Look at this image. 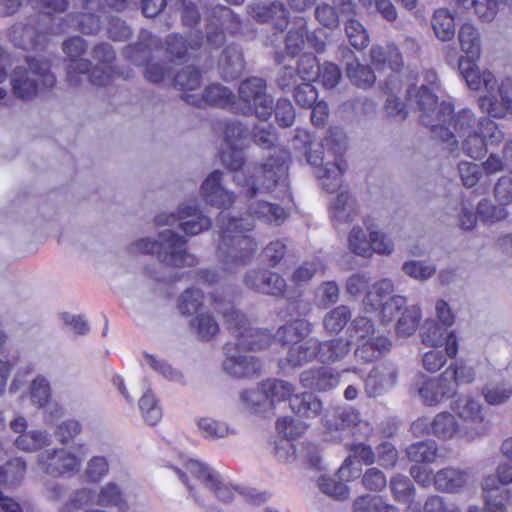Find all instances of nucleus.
Wrapping results in <instances>:
<instances>
[{"label": "nucleus", "mask_w": 512, "mask_h": 512, "mask_svg": "<svg viewBox=\"0 0 512 512\" xmlns=\"http://www.w3.org/2000/svg\"><path fill=\"white\" fill-rule=\"evenodd\" d=\"M460 74L470 90L482 92L477 102L480 110L494 119L512 114V78L498 80L488 69L461 61Z\"/></svg>", "instance_id": "1"}, {"label": "nucleus", "mask_w": 512, "mask_h": 512, "mask_svg": "<svg viewBox=\"0 0 512 512\" xmlns=\"http://www.w3.org/2000/svg\"><path fill=\"white\" fill-rule=\"evenodd\" d=\"M217 222L220 228V240L216 255L223 268L233 272L246 265L256 251V243L245 234L254 227V220L251 215L246 218H236L230 217L223 211L219 214Z\"/></svg>", "instance_id": "2"}, {"label": "nucleus", "mask_w": 512, "mask_h": 512, "mask_svg": "<svg viewBox=\"0 0 512 512\" xmlns=\"http://www.w3.org/2000/svg\"><path fill=\"white\" fill-rule=\"evenodd\" d=\"M183 466L185 471L179 468H173V470L198 504L208 506L200 488L205 489L223 503H229L238 494V489L209 464L189 458L184 461Z\"/></svg>", "instance_id": "3"}, {"label": "nucleus", "mask_w": 512, "mask_h": 512, "mask_svg": "<svg viewBox=\"0 0 512 512\" xmlns=\"http://www.w3.org/2000/svg\"><path fill=\"white\" fill-rule=\"evenodd\" d=\"M346 151L345 137L341 133H333L324 141H313L309 144L307 161L314 167L316 176L329 192L336 191L342 182V175L347 164L343 159Z\"/></svg>", "instance_id": "4"}, {"label": "nucleus", "mask_w": 512, "mask_h": 512, "mask_svg": "<svg viewBox=\"0 0 512 512\" xmlns=\"http://www.w3.org/2000/svg\"><path fill=\"white\" fill-rule=\"evenodd\" d=\"M133 253L150 254L169 266H193L194 255L186 251V241L175 231L165 229L159 233L158 240L149 237L140 238L131 245Z\"/></svg>", "instance_id": "5"}, {"label": "nucleus", "mask_w": 512, "mask_h": 512, "mask_svg": "<svg viewBox=\"0 0 512 512\" xmlns=\"http://www.w3.org/2000/svg\"><path fill=\"white\" fill-rule=\"evenodd\" d=\"M446 127L453 136L441 141L446 143V149L451 154L458 156L462 150L468 157L477 160L486 153V142L478 130L477 118L471 110L463 109L456 113Z\"/></svg>", "instance_id": "6"}, {"label": "nucleus", "mask_w": 512, "mask_h": 512, "mask_svg": "<svg viewBox=\"0 0 512 512\" xmlns=\"http://www.w3.org/2000/svg\"><path fill=\"white\" fill-rule=\"evenodd\" d=\"M410 98L414 97L420 110V121L430 128L433 136L439 140H448L453 136L446 124L454 117V107L448 101L438 103L432 90L422 85L414 94L413 89L407 91Z\"/></svg>", "instance_id": "7"}, {"label": "nucleus", "mask_w": 512, "mask_h": 512, "mask_svg": "<svg viewBox=\"0 0 512 512\" xmlns=\"http://www.w3.org/2000/svg\"><path fill=\"white\" fill-rule=\"evenodd\" d=\"M215 310L222 313L228 329L236 338L234 343L244 350H261L269 347L272 342L271 334L266 330L256 329L223 297L212 295Z\"/></svg>", "instance_id": "8"}, {"label": "nucleus", "mask_w": 512, "mask_h": 512, "mask_svg": "<svg viewBox=\"0 0 512 512\" xmlns=\"http://www.w3.org/2000/svg\"><path fill=\"white\" fill-rule=\"evenodd\" d=\"M412 432L417 436H434L442 441L463 440L472 442L483 437L484 429L463 428L456 416L448 411L437 413L432 419L419 418L411 425Z\"/></svg>", "instance_id": "9"}, {"label": "nucleus", "mask_w": 512, "mask_h": 512, "mask_svg": "<svg viewBox=\"0 0 512 512\" xmlns=\"http://www.w3.org/2000/svg\"><path fill=\"white\" fill-rule=\"evenodd\" d=\"M234 181L246 196L253 197L258 193H269L277 185L285 187L284 178L287 167L284 162L269 160L263 165H249L245 170L234 171Z\"/></svg>", "instance_id": "10"}, {"label": "nucleus", "mask_w": 512, "mask_h": 512, "mask_svg": "<svg viewBox=\"0 0 512 512\" xmlns=\"http://www.w3.org/2000/svg\"><path fill=\"white\" fill-rule=\"evenodd\" d=\"M85 50L86 44L80 37L70 38L63 43V51L71 59L67 71L68 81L76 86L81 82L79 76H83L96 86L106 85L111 79V67L109 65L95 67L90 72V62L79 59Z\"/></svg>", "instance_id": "11"}, {"label": "nucleus", "mask_w": 512, "mask_h": 512, "mask_svg": "<svg viewBox=\"0 0 512 512\" xmlns=\"http://www.w3.org/2000/svg\"><path fill=\"white\" fill-rule=\"evenodd\" d=\"M11 83L17 97L28 99L37 95L40 90L52 87L55 77L49 71L47 62L32 59L25 66L14 70Z\"/></svg>", "instance_id": "12"}, {"label": "nucleus", "mask_w": 512, "mask_h": 512, "mask_svg": "<svg viewBox=\"0 0 512 512\" xmlns=\"http://www.w3.org/2000/svg\"><path fill=\"white\" fill-rule=\"evenodd\" d=\"M353 337L358 344L355 356L366 362L379 359L391 348L388 337L376 329L372 320L366 316H358L352 322Z\"/></svg>", "instance_id": "13"}, {"label": "nucleus", "mask_w": 512, "mask_h": 512, "mask_svg": "<svg viewBox=\"0 0 512 512\" xmlns=\"http://www.w3.org/2000/svg\"><path fill=\"white\" fill-rule=\"evenodd\" d=\"M361 226H354L347 238L349 251L362 258H371L373 254L390 255L394 251V242L384 232L378 230L368 219Z\"/></svg>", "instance_id": "14"}, {"label": "nucleus", "mask_w": 512, "mask_h": 512, "mask_svg": "<svg viewBox=\"0 0 512 512\" xmlns=\"http://www.w3.org/2000/svg\"><path fill=\"white\" fill-rule=\"evenodd\" d=\"M124 503L125 498L120 486L114 482H108L97 491L90 488L74 491L69 501L60 508V512H77L91 505L100 508L121 507Z\"/></svg>", "instance_id": "15"}, {"label": "nucleus", "mask_w": 512, "mask_h": 512, "mask_svg": "<svg viewBox=\"0 0 512 512\" xmlns=\"http://www.w3.org/2000/svg\"><path fill=\"white\" fill-rule=\"evenodd\" d=\"M84 456L81 446L49 448L37 455L36 463L40 470L47 475L53 477L72 476L80 470Z\"/></svg>", "instance_id": "16"}, {"label": "nucleus", "mask_w": 512, "mask_h": 512, "mask_svg": "<svg viewBox=\"0 0 512 512\" xmlns=\"http://www.w3.org/2000/svg\"><path fill=\"white\" fill-rule=\"evenodd\" d=\"M393 292V284L388 279H383L373 284L366 292L362 305L365 311H376L381 307L383 322H390L405 306L404 297L390 296Z\"/></svg>", "instance_id": "17"}, {"label": "nucleus", "mask_w": 512, "mask_h": 512, "mask_svg": "<svg viewBox=\"0 0 512 512\" xmlns=\"http://www.w3.org/2000/svg\"><path fill=\"white\" fill-rule=\"evenodd\" d=\"M157 226L178 225L179 229L188 236L197 235L211 227V219L191 203L179 205L176 213H161L155 217Z\"/></svg>", "instance_id": "18"}, {"label": "nucleus", "mask_w": 512, "mask_h": 512, "mask_svg": "<svg viewBox=\"0 0 512 512\" xmlns=\"http://www.w3.org/2000/svg\"><path fill=\"white\" fill-rule=\"evenodd\" d=\"M10 427L18 434L13 443L21 452L39 454L48 450L53 443V436L47 430H28V422L23 416H19L11 421Z\"/></svg>", "instance_id": "19"}, {"label": "nucleus", "mask_w": 512, "mask_h": 512, "mask_svg": "<svg viewBox=\"0 0 512 512\" xmlns=\"http://www.w3.org/2000/svg\"><path fill=\"white\" fill-rule=\"evenodd\" d=\"M239 98L248 104V111H254L260 120H267L273 111V99L266 93V84L261 78H250L239 87Z\"/></svg>", "instance_id": "20"}, {"label": "nucleus", "mask_w": 512, "mask_h": 512, "mask_svg": "<svg viewBox=\"0 0 512 512\" xmlns=\"http://www.w3.org/2000/svg\"><path fill=\"white\" fill-rule=\"evenodd\" d=\"M248 137V130L238 122L228 123L224 131L225 147L222 162L230 170L236 171L244 164L242 148Z\"/></svg>", "instance_id": "21"}, {"label": "nucleus", "mask_w": 512, "mask_h": 512, "mask_svg": "<svg viewBox=\"0 0 512 512\" xmlns=\"http://www.w3.org/2000/svg\"><path fill=\"white\" fill-rule=\"evenodd\" d=\"M452 409L466 423L462 425L463 428L481 427L484 429L483 436L488 433L485 408L479 399L469 394L461 395L454 401Z\"/></svg>", "instance_id": "22"}, {"label": "nucleus", "mask_w": 512, "mask_h": 512, "mask_svg": "<svg viewBox=\"0 0 512 512\" xmlns=\"http://www.w3.org/2000/svg\"><path fill=\"white\" fill-rule=\"evenodd\" d=\"M240 346L233 343H227L224 346L225 360L223 369L226 373L238 377H249L260 370L259 362L252 356L244 355L240 351Z\"/></svg>", "instance_id": "23"}, {"label": "nucleus", "mask_w": 512, "mask_h": 512, "mask_svg": "<svg viewBox=\"0 0 512 512\" xmlns=\"http://www.w3.org/2000/svg\"><path fill=\"white\" fill-rule=\"evenodd\" d=\"M417 391L422 403L429 407L437 406L455 395L442 373L431 378L422 376Z\"/></svg>", "instance_id": "24"}, {"label": "nucleus", "mask_w": 512, "mask_h": 512, "mask_svg": "<svg viewBox=\"0 0 512 512\" xmlns=\"http://www.w3.org/2000/svg\"><path fill=\"white\" fill-rule=\"evenodd\" d=\"M474 478L472 469L453 466L439 470L433 476L435 488L441 492L456 493L464 489Z\"/></svg>", "instance_id": "25"}, {"label": "nucleus", "mask_w": 512, "mask_h": 512, "mask_svg": "<svg viewBox=\"0 0 512 512\" xmlns=\"http://www.w3.org/2000/svg\"><path fill=\"white\" fill-rule=\"evenodd\" d=\"M422 342L433 348L444 346L450 358L456 357L458 353L459 347L455 332L439 323L432 322L427 325L422 333Z\"/></svg>", "instance_id": "26"}, {"label": "nucleus", "mask_w": 512, "mask_h": 512, "mask_svg": "<svg viewBox=\"0 0 512 512\" xmlns=\"http://www.w3.org/2000/svg\"><path fill=\"white\" fill-rule=\"evenodd\" d=\"M221 180L222 172L218 170L211 172L201 186V195L206 203L226 209L233 204L234 195L224 189Z\"/></svg>", "instance_id": "27"}, {"label": "nucleus", "mask_w": 512, "mask_h": 512, "mask_svg": "<svg viewBox=\"0 0 512 512\" xmlns=\"http://www.w3.org/2000/svg\"><path fill=\"white\" fill-rule=\"evenodd\" d=\"M458 42L461 51L465 57L459 59L458 66L460 67L461 61L476 64V61L481 56V35L478 29L472 23H464L458 32Z\"/></svg>", "instance_id": "28"}, {"label": "nucleus", "mask_w": 512, "mask_h": 512, "mask_svg": "<svg viewBox=\"0 0 512 512\" xmlns=\"http://www.w3.org/2000/svg\"><path fill=\"white\" fill-rule=\"evenodd\" d=\"M245 284L251 289L271 295H279L285 289L284 279L269 271H249L245 275Z\"/></svg>", "instance_id": "29"}, {"label": "nucleus", "mask_w": 512, "mask_h": 512, "mask_svg": "<svg viewBox=\"0 0 512 512\" xmlns=\"http://www.w3.org/2000/svg\"><path fill=\"white\" fill-rule=\"evenodd\" d=\"M300 382L304 388L327 391L338 385L339 374L326 367L311 368L300 374Z\"/></svg>", "instance_id": "30"}, {"label": "nucleus", "mask_w": 512, "mask_h": 512, "mask_svg": "<svg viewBox=\"0 0 512 512\" xmlns=\"http://www.w3.org/2000/svg\"><path fill=\"white\" fill-rule=\"evenodd\" d=\"M249 13L258 21L271 23L277 31H282L288 24L287 11L282 3L256 5L250 8Z\"/></svg>", "instance_id": "31"}, {"label": "nucleus", "mask_w": 512, "mask_h": 512, "mask_svg": "<svg viewBox=\"0 0 512 512\" xmlns=\"http://www.w3.org/2000/svg\"><path fill=\"white\" fill-rule=\"evenodd\" d=\"M319 341L316 338H309L290 346L286 360L294 367L301 366L318 357Z\"/></svg>", "instance_id": "32"}, {"label": "nucleus", "mask_w": 512, "mask_h": 512, "mask_svg": "<svg viewBox=\"0 0 512 512\" xmlns=\"http://www.w3.org/2000/svg\"><path fill=\"white\" fill-rule=\"evenodd\" d=\"M371 62L377 69L391 68L399 70L403 66V60L398 49L393 45L374 46L371 49Z\"/></svg>", "instance_id": "33"}, {"label": "nucleus", "mask_w": 512, "mask_h": 512, "mask_svg": "<svg viewBox=\"0 0 512 512\" xmlns=\"http://www.w3.org/2000/svg\"><path fill=\"white\" fill-rule=\"evenodd\" d=\"M196 425L203 438L215 441L229 437L234 430L224 421L203 416L196 419Z\"/></svg>", "instance_id": "34"}, {"label": "nucleus", "mask_w": 512, "mask_h": 512, "mask_svg": "<svg viewBox=\"0 0 512 512\" xmlns=\"http://www.w3.org/2000/svg\"><path fill=\"white\" fill-rule=\"evenodd\" d=\"M357 213L355 200L346 192L340 193L332 204L331 217L335 225L352 222Z\"/></svg>", "instance_id": "35"}, {"label": "nucleus", "mask_w": 512, "mask_h": 512, "mask_svg": "<svg viewBox=\"0 0 512 512\" xmlns=\"http://www.w3.org/2000/svg\"><path fill=\"white\" fill-rule=\"evenodd\" d=\"M442 374L449 385L453 387V392L455 394L460 385L471 384L476 379L475 368L463 362H457L449 365Z\"/></svg>", "instance_id": "36"}, {"label": "nucleus", "mask_w": 512, "mask_h": 512, "mask_svg": "<svg viewBox=\"0 0 512 512\" xmlns=\"http://www.w3.org/2000/svg\"><path fill=\"white\" fill-rule=\"evenodd\" d=\"M9 39L17 47L29 49L41 43L42 34L37 33L33 26L24 23L13 25L9 30Z\"/></svg>", "instance_id": "37"}, {"label": "nucleus", "mask_w": 512, "mask_h": 512, "mask_svg": "<svg viewBox=\"0 0 512 512\" xmlns=\"http://www.w3.org/2000/svg\"><path fill=\"white\" fill-rule=\"evenodd\" d=\"M481 395L489 405H501L512 397V383L509 380L490 381L481 389Z\"/></svg>", "instance_id": "38"}, {"label": "nucleus", "mask_w": 512, "mask_h": 512, "mask_svg": "<svg viewBox=\"0 0 512 512\" xmlns=\"http://www.w3.org/2000/svg\"><path fill=\"white\" fill-rule=\"evenodd\" d=\"M431 25L435 36L440 41H449L455 35L454 16L446 8L435 10L431 19Z\"/></svg>", "instance_id": "39"}, {"label": "nucleus", "mask_w": 512, "mask_h": 512, "mask_svg": "<svg viewBox=\"0 0 512 512\" xmlns=\"http://www.w3.org/2000/svg\"><path fill=\"white\" fill-rule=\"evenodd\" d=\"M261 388L266 393L267 398L271 401V409L275 408L276 403H280L287 399H291L294 393V386L284 380L268 379L261 383Z\"/></svg>", "instance_id": "40"}, {"label": "nucleus", "mask_w": 512, "mask_h": 512, "mask_svg": "<svg viewBox=\"0 0 512 512\" xmlns=\"http://www.w3.org/2000/svg\"><path fill=\"white\" fill-rule=\"evenodd\" d=\"M318 359L325 362H335L342 359L350 351V342L343 338H336L319 342Z\"/></svg>", "instance_id": "41"}, {"label": "nucleus", "mask_w": 512, "mask_h": 512, "mask_svg": "<svg viewBox=\"0 0 512 512\" xmlns=\"http://www.w3.org/2000/svg\"><path fill=\"white\" fill-rule=\"evenodd\" d=\"M289 404L296 414L305 418H314L322 411L321 401L311 393L296 394Z\"/></svg>", "instance_id": "42"}, {"label": "nucleus", "mask_w": 512, "mask_h": 512, "mask_svg": "<svg viewBox=\"0 0 512 512\" xmlns=\"http://www.w3.org/2000/svg\"><path fill=\"white\" fill-rule=\"evenodd\" d=\"M190 329L201 340L209 341L219 332V324L209 313L201 312L190 321Z\"/></svg>", "instance_id": "43"}, {"label": "nucleus", "mask_w": 512, "mask_h": 512, "mask_svg": "<svg viewBox=\"0 0 512 512\" xmlns=\"http://www.w3.org/2000/svg\"><path fill=\"white\" fill-rule=\"evenodd\" d=\"M311 331V323L304 319L295 320L279 328L277 335L287 344L299 343L305 340Z\"/></svg>", "instance_id": "44"}, {"label": "nucleus", "mask_w": 512, "mask_h": 512, "mask_svg": "<svg viewBox=\"0 0 512 512\" xmlns=\"http://www.w3.org/2000/svg\"><path fill=\"white\" fill-rule=\"evenodd\" d=\"M245 407L252 413L267 416L272 412L271 401L263 392L261 385L257 390H245L240 396Z\"/></svg>", "instance_id": "45"}, {"label": "nucleus", "mask_w": 512, "mask_h": 512, "mask_svg": "<svg viewBox=\"0 0 512 512\" xmlns=\"http://www.w3.org/2000/svg\"><path fill=\"white\" fill-rule=\"evenodd\" d=\"M396 373L393 369H389L386 373L373 370L367 377L365 382V390L369 396L375 397L386 388L393 386Z\"/></svg>", "instance_id": "46"}, {"label": "nucleus", "mask_w": 512, "mask_h": 512, "mask_svg": "<svg viewBox=\"0 0 512 512\" xmlns=\"http://www.w3.org/2000/svg\"><path fill=\"white\" fill-rule=\"evenodd\" d=\"M396 323V332L401 337H408L415 333L421 319V310L418 306L404 307Z\"/></svg>", "instance_id": "47"}, {"label": "nucleus", "mask_w": 512, "mask_h": 512, "mask_svg": "<svg viewBox=\"0 0 512 512\" xmlns=\"http://www.w3.org/2000/svg\"><path fill=\"white\" fill-rule=\"evenodd\" d=\"M498 479L496 474H489L482 479L481 489L484 504L509 498V490L501 488L502 484Z\"/></svg>", "instance_id": "48"}, {"label": "nucleus", "mask_w": 512, "mask_h": 512, "mask_svg": "<svg viewBox=\"0 0 512 512\" xmlns=\"http://www.w3.org/2000/svg\"><path fill=\"white\" fill-rule=\"evenodd\" d=\"M402 271L416 281L425 282L436 273V266L427 261L408 260L403 263Z\"/></svg>", "instance_id": "49"}, {"label": "nucleus", "mask_w": 512, "mask_h": 512, "mask_svg": "<svg viewBox=\"0 0 512 512\" xmlns=\"http://www.w3.org/2000/svg\"><path fill=\"white\" fill-rule=\"evenodd\" d=\"M407 456L415 462H434L438 458V448L434 441H422L407 448Z\"/></svg>", "instance_id": "50"}, {"label": "nucleus", "mask_w": 512, "mask_h": 512, "mask_svg": "<svg viewBox=\"0 0 512 512\" xmlns=\"http://www.w3.org/2000/svg\"><path fill=\"white\" fill-rule=\"evenodd\" d=\"M354 512H398V509L379 496L364 495L355 499Z\"/></svg>", "instance_id": "51"}, {"label": "nucleus", "mask_w": 512, "mask_h": 512, "mask_svg": "<svg viewBox=\"0 0 512 512\" xmlns=\"http://www.w3.org/2000/svg\"><path fill=\"white\" fill-rule=\"evenodd\" d=\"M30 400L38 408L45 407L51 397V386L43 375H37L30 383Z\"/></svg>", "instance_id": "52"}, {"label": "nucleus", "mask_w": 512, "mask_h": 512, "mask_svg": "<svg viewBox=\"0 0 512 512\" xmlns=\"http://www.w3.org/2000/svg\"><path fill=\"white\" fill-rule=\"evenodd\" d=\"M318 487L324 494L335 499H346L349 495L347 485L337 475H321L318 478Z\"/></svg>", "instance_id": "53"}, {"label": "nucleus", "mask_w": 512, "mask_h": 512, "mask_svg": "<svg viewBox=\"0 0 512 512\" xmlns=\"http://www.w3.org/2000/svg\"><path fill=\"white\" fill-rule=\"evenodd\" d=\"M358 421L359 415L352 408H338L332 417L326 419L325 425L331 431H339L356 425Z\"/></svg>", "instance_id": "54"}, {"label": "nucleus", "mask_w": 512, "mask_h": 512, "mask_svg": "<svg viewBox=\"0 0 512 512\" xmlns=\"http://www.w3.org/2000/svg\"><path fill=\"white\" fill-rule=\"evenodd\" d=\"M505 205H495L489 199H482L477 204V214L485 223H496L505 220L508 212Z\"/></svg>", "instance_id": "55"}, {"label": "nucleus", "mask_w": 512, "mask_h": 512, "mask_svg": "<svg viewBox=\"0 0 512 512\" xmlns=\"http://www.w3.org/2000/svg\"><path fill=\"white\" fill-rule=\"evenodd\" d=\"M139 409L144 421L149 425H156L162 418L161 408L150 390H147L139 399Z\"/></svg>", "instance_id": "56"}, {"label": "nucleus", "mask_w": 512, "mask_h": 512, "mask_svg": "<svg viewBox=\"0 0 512 512\" xmlns=\"http://www.w3.org/2000/svg\"><path fill=\"white\" fill-rule=\"evenodd\" d=\"M350 317V309L347 306L340 305L325 315L323 324L329 333H338L344 328Z\"/></svg>", "instance_id": "57"}, {"label": "nucleus", "mask_w": 512, "mask_h": 512, "mask_svg": "<svg viewBox=\"0 0 512 512\" xmlns=\"http://www.w3.org/2000/svg\"><path fill=\"white\" fill-rule=\"evenodd\" d=\"M306 23L303 19H299L295 23V27L291 28L288 32L285 41V48L288 54L296 55L305 46L306 39Z\"/></svg>", "instance_id": "58"}, {"label": "nucleus", "mask_w": 512, "mask_h": 512, "mask_svg": "<svg viewBox=\"0 0 512 512\" xmlns=\"http://www.w3.org/2000/svg\"><path fill=\"white\" fill-rule=\"evenodd\" d=\"M27 463L21 457H16L7 462L5 470L0 466V483L13 485L20 481L26 471Z\"/></svg>", "instance_id": "59"}, {"label": "nucleus", "mask_w": 512, "mask_h": 512, "mask_svg": "<svg viewBox=\"0 0 512 512\" xmlns=\"http://www.w3.org/2000/svg\"><path fill=\"white\" fill-rule=\"evenodd\" d=\"M347 75L358 87L367 88L375 82V75L368 66L353 61L347 65Z\"/></svg>", "instance_id": "60"}, {"label": "nucleus", "mask_w": 512, "mask_h": 512, "mask_svg": "<svg viewBox=\"0 0 512 512\" xmlns=\"http://www.w3.org/2000/svg\"><path fill=\"white\" fill-rule=\"evenodd\" d=\"M203 303V294L199 289H187L179 297L178 309L184 315L198 314Z\"/></svg>", "instance_id": "61"}, {"label": "nucleus", "mask_w": 512, "mask_h": 512, "mask_svg": "<svg viewBox=\"0 0 512 512\" xmlns=\"http://www.w3.org/2000/svg\"><path fill=\"white\" fill-rule=\"evenodd\" d=\"M251 209L255 217L263 218L270 223H280L287 217V212L284 208L267 202H258Z\"/></svg>", "instance_id": "62"}, {"label": "nucleus", "mask_w": 512, "mask_h": 512, "mask_svg": "<svg viewBox=\"0 0 512 512\" xmlns=\"http://www.w3.org/2000/svg\"><path fill=\"white\" fill-rule=\"evenodd\" d=\"M346 35L355 49H364L369 43V36L365 27L355 19H348L345 26Z\"/></svg>", "instance_id": "63"}, {"label": "nucleus", "mask_w": 512, "mask_h": 512, "mask_svg": "<svg viewBox=\"0 0 512 512\" xmlns=\"http://www.w3.org/2000/svg\"><path fill=\"white\" fill-rule=\"evenodd\" d=\"M173 83L180 90L193 91L200 86V74L193 67H185L177 72Z\"/></svg>", "instance_id": "64"}]
</instances>
